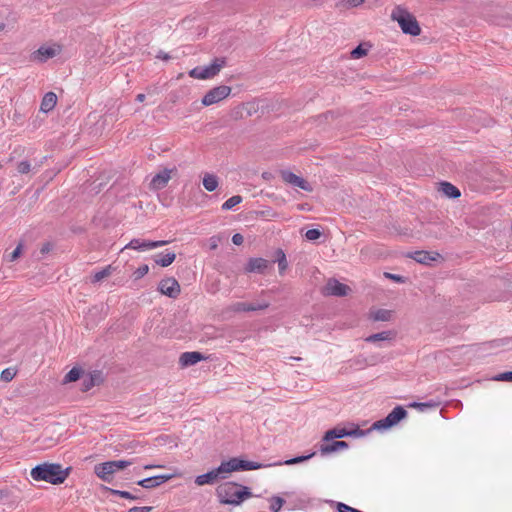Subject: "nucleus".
<instances>
[{"instance_id":"obj_36","label":"nucleus","mask_w":512,"mask_h":512,"mask_svg":"<svg viewBox=\"0 0 512 512\" xmlns=\"http://www.w3.org/2000/svg\"><path fill=\"white\" fill-rule=\"evenodd\" d=\"M111 266H107L106 268L96 272L94 275H93V278H92V282H99L101 281L102 279L108 277L110 274H111Z\"/></svg>"},{"instance_id":"obj_8","label":"nucleus","mask_w":512,"mask_h":512,"mask_svg":"<svg viewBox=\"0 0 512 512\" xmlns=\"http://www.w3.org/2000/svg\"><path fill=\"white\" fill-rule=\"evenodd\" d=\"M232 89L227 85H220L210 89L202 98V104L204 106H210L227 98Z\"/></svg>"},{"instance_id":"obj_5","label":"nucleus","mask_w":512,"mask_h":512,"mask_svg":"<svg viewBox=\"0 0 512 512\" xmlns=\"http://www.w3.org/2000/svg\"><path fill=\"white\" fill-rule=\"evenodd\" d=\"M264 114L263 109H260L259 103L255 101L246 102L235 107L231 113V119L247 120L251 117L260 118Z\"/></svg>"},{"instance_id":"obj_46","label":"nucleus","mask_w":512,"mask_h":512,"mask_svg":"<svg viewBox=\"0 0 512 512\" xmlns=\"http://www.w3.org/2000/svg\"><path fill=\"white\" fill-rule=\"evenodd\" d=\"M320 236L321 232L318 229H309L305 233V237L311 241L317 240L318 238H320Z\"/></svg>"},{"instance_id":"obj_30","label":"nucleus","mask_w":512,"mask_h":512,"mask_svg":"<svg viewBox=\"0 0 512 512\" xmlns=\"http://www.w3.org/2000/svg\"><path fill=\"white\" fill-rule=\"evenodd\" d=\"M55 54L56 52L53 48L42 46L35 52V58L41 62H44L47 59L54 57Z\"/></svg>"},{"instance_id":"obj_52","label":"nucleus","mask_w":512,"mask_h":512,"mask_svg":"<svg viewBox=\"0 0 512 512\" xmlns=\"http://www.w3.org/2000/svg\"><path fill=\"white\" fill-rule=\"evenodd\" d=\"M348 433H350L349 436L360 437L365 434V431L361 430L360 428H356L354 430H348Z\"/></svg>"},{"instance_id":"obj_50","label":"nucleus","mask_w":512,"mask_h":512,"mask_svg":"<svg viewBox=\"0 0 512 512\" xmlns=\"http://www.w3.org/2000/svg\"><path fill=\"white\" fill-rule=\"evenodd\" d=\"M152 507L143 506V507H132L127 512H150Z\"/></svg>"},{"instance_id":"obj_48","label":"nucleus","mask_w":512,"mask_h":512,"mask_svg":"<svg viewBox=\"0 0 512 512\" xmlns=\"http://www.w3.org/2000/svg\"><path fill=\"white\" fill-rule=\"evenodd\" d=\"M149 271V267L148 265H142L140 266L135 272H134V277L135 279H140L142 278L143 276H145Z\"/></svg>"},{"instance_id":"obj_51","label":"nucleus","mask_w":512,"mask_h":512,"mask_svg":"<svg viewBox=\"0 0 512 512\" xmlns=\"http://www.w3.org/2000/svg\"><path fill=\"white\" fill-rule=\"evenodd\" d=\"M243 241H244V238H243V236H242L241 234H239V233H236V234H234V235L232 236V242H233V244H235V245H241V244L243 243Z\"/></svg>"},{"instance_id":"obj_3","label":"nucleus","mask_w":512,"mask_h":512,"mask_svg":"<svg viewBox=\"0 0 512 512\" xmlns=\"http://www.w3.org/2000/svg\"><path fill=\"white\" fill-rule=\"evenodd\" d=\"M391 18L397 21L402 32L411 36H418L421 33V28L417 19L401 6H397L391 13Z\"/></svg>"},{"instance_id":"obj_13","label":"nucleus","mask_w":512,"mask_h":512,"mask_svg":"<svg viewBox=\"0 0 512 512\" xmlns=\"http://www.w3.org/2000/svg\"><path fill=\"white\" fill-rule=\"evenodd\" d=\"M167 241H145L140 239H132L123 249L147 250L166 245Z\"/></svg>"},{"instance_id":"obj_9","label":"nucleus","mask_w":512,"mask_h":512,"mask_svg":"<svg viewBox=\"0 0 512 512\" xmlns=\"http://www.w3.org/2000/svg\"><path fill=\"white\" fill-rule=\"evenodd\" d=\"M351 291L350 287L340 283L335 278H330L326 285L322 288L321 292L324 296H346Z\"/></svg>"},{"instance_id":"obj_27","label":"nucleus","mask_w":512,"mask_h":512,"mask_svg":"<svg viewBox=\"0 0 512 512\" xmlns=\"http://www.w3.org/2000/svg\"><path fill=\"white\" fill-rule=\"evenodd\" d=\"M440 190L448 198H458L461 195L459 189L449 182H442Z\"/></svg>"},{"instance_id":"obj_21","label":"nucleus","mask_w":512,"mask_h":512,"mask_svg":"<svg viewBox=\"0 0 512 512\" xmlns=\"http://www.w3.org/2000/svg\"><path fill=\"white\" fill-rule=\"evenodd\" d=\"M57 104V95L54 92H47L41 101L40 111L48 113L54 109Z\"/></svg>"},{"instance_id":"obj_33","label":"nucleus","mask_w":512,"mask_h":512,"mask_svg":"<svg viewBox=\"0 0 512 512\" xmlns=\"http://www.w3.org/2000/svg\"><path fill=\"white\" fill-rule=\"evenodd\" d=\"M277 262H278L279 272H280V274H283L284 271L288 267V262H287L285 253L281 249H279L277 251Z\"/></svg>"},{"instance_id":"obj_35","label":"nucleus","mask_w":512,"mask_h":512,"mask_svg":"<svg viewBox=\"0 0 512 512\" xmlns=\"http://www.w3.org/2000/svg\"><path fill=\"white\" fill-rule=\"evenodd\" d=\"M270 503V510L272 512H279L283 504L285 503V500L279 496H273L270 499Z\"/></svg>"},{"instance_id":"obj_37","label":"nucleus","mask_w":512,"mask_h":512,"mask_svg":"<svg viewBox=\"0 0 512 512\" xmlns=\"http://www.w3.org/2000/svg\"><path fill=\"white\" fill-rule=\"evenodd\" d=\"M16 169L20 174H28L31 171V163L27 160L21 161L17 164Z\"/></svg>"},{"instance_id":"obj_4","label":"nucleus","mask_w":512,"mask_h":512,"mask_svg":"<svg viewBox=\"0 0 512 512\" xmlns=\"http://www.w3.org/2000/svg\"><path fill=\"white\" fill-rule=\"evenodd\" d=\"M226 65L224 57L215 58L208 66H197L189 71V76L195 79H211L218 75L220 70Z\"/></svg>"},{"instance_id":"obj_18","label":"nucleus","mask_w":512,"mask_h":512,"mask_svg":"<svg viewBox=\"0 0 512 512\" xmlns=\"http://www.w3.org/2000/svg\"><path fill=\"white\" fill-rule=\"evenodd\" d=\"M205 359H206V357L200 352H197V351L184 352L181 354V356L179 358V363L182 367H188V366L195 365L196 363H198L202 360H205Z\"/></svg>"},{"instance_id":"obj_7","label":"nucleus","mask_w":512,"mask_h":512,"mask_svg":"<svg viewBox=\"0 0 512 512\" xmlns=\"http://www.w3.org/2000/svg\"><path fill=\"white\" fill-rule=\"evenodd\" d=\"M407 416V411L402 406H396L385 418L373 423L372 428L386 430L396 425Z\"/></svg>"},{"instance_id":"obj_23","label":"nucleus","mask_w":512,"mask_h":512,"mask_svg":"<svg viewBox=\"0 0 512 512\" xmlns=\"http://www.w3.org/2000/svg\"><path fill=\"white\" fill-rule=\"evenodd\" d=\"M348 430L345 428H333L328 430L322 438V442H330L333 439H339L349 436Z\"/></svg>"},{"instance_id":"obj_31","label":"nucleus","mask_w":512,"mask_h":512,"mask_svg":"<svg viewBox=\"0 0 512 512\" xmlns=\"http://www.w3.org/2000/svg\"><path fill=\"white\" fill-rule=\"evenodd\" d=\"M371 47L369 43H361L351 51V57L353 59H359L367 55L368 48Z\"/></svg>"},{"instance_id":"obj_32","label":"nucleus","mask_w":512,"mask_h":512,"mask_svg":"<svg viewBox=\"0 0 512 512\" xmlns=\"http://www.w3.org/2000/svg\"><path fill=\"white\" fill-rule=\"evenodd\" d=\"M83 370L79 367H73L64 377L63 383L75 382L81 378Z\"/></svg>"},{"instance_id":"obj_58","label":"nucleus","mask_w":512,"mask_h":512,"mask_svg":"<svg viewBox=\"0 0 512 512\" xmlns=\"http://www.w3.org/2000/svg\"><path fill=\"white\" fill-rule=\"evenodd\" d=\"M49 251H50V245L48 243L43 245V247L41 248L42 253H47Z\"/></svg>"},{"instance_id":"obj_11","label":"nucleus","mask_w":512,"mask_h":512,"mask_svg":"<svg viewBox=\"0 0 512 512\" xmlns=\"http://www.w3.org/2000/svg\"><path fill=\"white\" fill-rule=\"evenodd\" d=\"M158 290L170 298H177L181 292L180 284L174 277H167L159 282Z\"/></svg>"},{"instance_id":"obj_29","label":"nucleus","mask_w":512,"mask_h":512,"mask_svg":"<svg viewBox=\"0 0 512 512\" xmlns=\"http://www.w3.org/2000/svg\"><path fill=\"white\" fill-rule=\"evenodd\" d=\"M336 116V113L333 112V111H329L327 113H324V114H321V115H318L315 119H314V123L315 125L317 126H322V125H333L334 124V118Z\"/></svg>"},{"instance_id":"obj_28","label":"nucleus","mask_w":512,"mask_h":512,"mask_svg":"<svg viewBox=\"0 0 512 512\" xmlns=\"http://www.w3.org/2000/svg\"><path fill=\"white\" fill-rule=\"evenodd\" d=\"M395 337V332L393 331H383L380 333L372 334L368 336L365 341L370 343H375L378 341H387L392 340Z\"/></svg>"},{"instance_id":"obj_41","label":"nucleus","mask_w":512,"mask_h":512,"mask_svg":"<svg viewBox=\"0 0 512 512\" xmlns=\"http://www.w3.org/2000/svg\"><path fill=\"white\" fill-rule=\"evenodd\" d=\"M365 0H341L339 3H338V6H343L345 8H353V7H357L361 4L364 3Z\"/></svg>"},{"instance_id":"obj_45","label":"nucleus","mask_w":512,"mask_h":512,"mask_svg":"<svg viewBox=\"0 0 512 512\" xmlns=\"http://www.w3.org/2000/svg\"><path fill=\"white\" fill-rule=\"evenodd\" d=\"M95 385L93 383V380H91V378L87 375L85 377H83L82 379V383H81V391L83 392H87L89 391L91 388H93Z\"/></svg>"},{"instance_id":"obj_10","label":"nucleus","mask_w":512,"mask_h":512,"mask_svg":"<svg viewBox=\"0 0 512 512\" xmlns=\"http://www.w3.org/2000/svg\"><path fill=\"white\" fill-rule=\"evenodd\" d=\"M177 173L176 167L168 169L164 168L159 173L155 174L149 184L150 189L152 190H161L165 188L169 182V180L172 178L173 174Z\"/></svg>"},{"instance_id":"obj_15","label":"nucleus","mask_w":512,"mask_h":512,"mask_svg":"<svg viewBox=\"0 0 512 512\" xmlns=\"http://www.w3.org/2000/svg\"><path fill=\"white\" fill-rule=\"evenodd\" d=\"M269 307L268 302L262 303H245V302H236L230 306V310L233 312H253L258 310H265Z\"/></svg>"},{"instance_id":"obj_22","label":"nucleus","mask_w":512,"mask_h":512,"mask_svg":"<svg viewBox=\"0 0 512 512\" xmlns=\"http://www.w3.org/2000/svg\"><path fill=\"white\" fill-rule=\"evenodd\" d=\"M222 476H225L227 473L241 470V460L237 458H232L229 461L222 462L219 466Z\"/></svg>"},{"instance_id":"obj_25","label":"nucleus","mask_w":512,"mask_h":512,"mask_svg":"<svg viewBox=\"0 0 512 512\" xmlns=\"http://www.w3.org/2000/svg\"><path fill=\"white\" fill-rule=\"evenodd\" d=\"M369 318L373 321H390L392 318V311L387 309L371 310L369 313Z\"/></svg>"},{"instance_id":"obj_54","label":"nucleus","mask_w":512,"mask_h":512,"mask_svg":"<svg viewBox=\"0 0 512 512\" xmlns=\"http://www.w3.org/2000/svg\"><path fill=\"white\" fill-rule=\"evenodd\" d=\"M385 276L387 278H390L396 282H403V277L400 276V275H395V274H391V273H385Z\"/></svg>"},{"instance_id":"obj_19","label":"nucleus","mask_w":512,"mask_h":512,"mask_svg":"<svg viewBox=\"0 0 512 512\" xmlns=\"http://www.w3.org/2000/svg\"><path fill=\"white\" fill-rule=\"evenodd\" d=\"M348 447L349 445L345 441H334L332 443L323 442L319 447V451L322 456H325L340 450L347 449Z\"/></svg>"},{"instance_id":"obj_14","label":"nucleus","mask_w":512,"mask_h":512,"mask_svg":"<svg viewBox=\"0 0 512 512\" xmlns=\"http://www.w3.org/2000/svg\"><path fill=\"white\" fill-rule=\"evenodd\" d=\"M269 267V261L264 258H250L246 264L245 271L248 273L264 274Z\"/></svg>"},{"instance_id":"obj_60","label":"nucleus","mask_w":512,"mask_h":512,"mask_svg":"<svg viewBox=\"0 0 512 512\" xmlns=\"http://www.w3.org/2000/svg\"><path fill=\"white\" fill-rule=\"evenodd\" d=\"M5 25L3 23H0V31L3 30Z\"/></svg>"},{"instance_id":"obj_47","label":"nucleus","mask_w":512,"mask_h":512,"mask_svg":"<svg viewBox=\"0 0 512 512\" xmlns=\"http://www.w3.org/2000/svg\"><path fill=\"white\" fill-rule=\"evenodd\" d=\"M22 253V244H18L17 247L14 249L12 253L8 255V261L13 262L15 261L20 254Z\"/></svg>"},{"instance_id":"obj_24","label":"nucleus","mask_w":512,"mask_h":512,"mask_svg":"<svg viewBox=\"0 0 512 512\" xmlns=\"http://www.w3.org/2000/svg\"><path fill=\"white\" fill-rule=\"evenodd\" d=\"M175 258L176 254L174 252L158 253L154 256V261L161 267H167L174 262Z\"/></svg>"},{"instance_id":"obj_59","label":"nucleus","mask_w":512,"mask_h":512,"mask_svg":"<svg viewBox=\"0 0 512 512\" xmlns=\"http://www.w3.org/2000/svg\"><path fill=\"white\" fill-rule=\"evenodd\" d=\"M136 100L138 102H143L145 100V95L142 94V93L138 94L137 97H136Z\"/></svg>"},{"instance_id":"obj_43","label":"nucleus","mask_w":512,"mask_h":512,"mask_svg":"<svg viewBox=\"0 0 512 512\" xmlns=\"http://www.w3.org/2000/svg\"><path fill=\"white\" fill-rule=\"evenodd\" d=\"M88 376L93 380L94 385H100L104 378L101 371L95 370L88 374Z\"/></svg>"},{"instance_id":"obj_6","label":"nucleus","mask_w":512,"mask_h":512,"mask_svg":"<svg viewBox=\"0 0 512 512\" xmlns=\"http://www.w3.org/2000/svg\"><path fill=\"white\" fill-rule=\"evenodd\" d=\"M132 464L131 461L117 460L107 461L95 466V474L103 481L109 482L111 476L118 470L124 469Z\"/></svg>"},{"instance_id":"obj_16","label":"nucleus","mask_w":512,"mask_h":512,"mask_svg":"<svg viewBox=\"0 0 512 512\" xmlns=\"http://www.w3.org/2000/svg\"><path fill=\"white\" fill-rule=\"evenodd\" d=\"M226 476H222L219 467L212 469L211 471L199 475L195 479V483L198 486H203L206 484H214L218 479L225 478Z\"/></svg>"},{"instance_id":"obj_20","label":"nucleus","mask_w":512,"mask_h":512,"mask_svg":"<svg viewBox=\"0 0 512 512\" xmlns=\"http://www.w3.org/2000/svg\"><path fill=\"white\" fill-rule=\"evenodd\" d=\"M409 257L414 259L416 262H418L420 264L428 265L432 261H436L441 256H440L439 253H433L432 254V253L427 252V251H415L413 253H410Z\"/></svg>"},{"instance_id":"obj_1","label":"nucleus","mask_w":512,"mask_h":512,"mask_svg":"<svg viewBox=\"0 0 512 512\" xmlns=\"http://www.w3.org/2000/svg\"><path fill=\"white\" fill-rule=\"evenodd\" d=\"M71 467L63 469L58 463H43L34 467L30 475L35 481H45L54 485L63 483L69 476Z\"/></svg>"},{"instance_id":"obj_53","label":"nucleus","mask_w":512,"mask_h":512,"mask_svg":"<svg viewBox=\"0 0 512 512\" xmlns=\"http://www.w3.org/2000/svg\"><path fill=\"white\" fill-rule=\"evenodd\" d=\"M209 243H210V249L211 250H215L218 247L219 238H217L215 236L211 237L210 240H209Z\"/></svg>"},{"instance_id":"obj_17","label":"nucleus","mask_w":512,"mask_h":512,"mask_svg":"<svg viewBox=\"0 0 512 512\" xmlns=\"http://www.w3.org/2000/svg\"><path fill=\"white\" fill-rule=\"evenodd\" d=\"M171 478L172 475H157L142 479L138 481L137 484L145 489H152L160 486Z\"/></svg>"},{"instance_id":"obj_55","label":"nucleus","mask_w":512,"mask_h":512,"mask_svg":"<svg viewBox=\"0 0 512 512\" xmlns=\"http://www.w3.org/2000/svg\"><path fill=\"white\" fill-rule=\"evenodd\" d=\"M156 57H157V58H159V59H162V60H168V59H170V58H171L169 54H167V53H165V52H163V51H160V52L157 54V56H156Z\"/></svg>"},{"instance_id":"obj_40","label":"nucleus","mask_w":512,"mask_h":512,"mask_svg":"<svg viewBox=\"0 0 512 512\" xmlns=\"http://www.w3.org/2000/svg\"><path fill=\"white\" fill-rule=\"evenodd\" d=\"M16 375V371L13 368H6L1 372V380L5 382L11 381Z\"/></svg>"},{"instance_id":"obj_39","label":"nucleus","mask_w":512,"mask_h":512,"mask_svg":"<svg viewBox=\"0 0 512 512\" xmlns=\"http://www.w3.org/2000/svg\"><path fill=\"white\" fill-rule=\"evenodd\" d=\"M111 493L130 500H138L141 498L139 495L132 494L128 491L111 490Z\"/></svg>"},{"instance_id":"obj_57","label":"nucleus","mask_w":512,"mask_h":512,"mask_svg":"<svg viewBox=\"0 0 512 512\" xmlns=\"http://www.w3.org/2000/svg\"><path fill=\"white\" fill-rule=\"evenodd\" d=\"M272 177V174L270 172H263L262 173V178L265 179V180H270Z\"/></svg>"},{"instance_id":"obj_12","label":"nucleus","mask_w":512,"mask_h":512,"mask_svg":"<svg viewBox=\"0 0 512 512\" xmlns=\"http://www.w3.org/2000/svg\"><path fill=\"white\" fill-rule=\"evenodd\" d=\"M280 174H281L283 181H285L286 183H288L292 186L298 187V188H300L304 191H308V192H311L313 190L312 186L304 178L297 176L296 174H294L291 171L282 170L280 172Z\"/></svg>"},{"instance_id":"obj_44","label":"nucleus","mask_w":512,"mask_h":512,"mask_svg":"<svg viewBox=\"0 0 512 512\" xmlns=\"http://www.w3.org/2000/svg\"><path fill=\"white\" fill-rule=\"evenodd\" d=\"M259 468H261L259 463L241 460V470H255Z\"/></svg>"},{"instance_id":"obj_56","label":"nucleus","mask_w":512,"mask_h":512,"mask_svg":"<svg viewBox=\"0 0 512 512\" xmlns=\"http://www.w3.org/2000/svg\"><path fill=\"white\" fill-rule=\"evenodd\" d=\"M164 466L162 465H152V464H148V465H145L144 466V469L148 470V469H153V468H163Z\"/></svg>"},{"instance_id":"obj_38","label":"nucleus","mask_w":512,"mask_h":512,"mask_svg":"<svg viewBox=\"0 0 512 512\" xmlns=\"http://www.w3.org/2000/svg\"><path fill=\"white\" fill-rule=\"evenodd\" d=\"M315 455V452L309 454V455H305V456H298V457H295V458H291L289 460H286L284 462V464L286 465H293V464H298V463H301V462H304L310 458H312L313 456Z\"/></svg>"},{"instance_id":"obj_2","label":"nucleus","mask_w":512,"mask_h":512,"mask_svg":"<svg viewBox=\"0 0 512 512\" xmlns=\"http://www.w3.org/2000/svg\"><path fill=\"white\" fill-rule=\"evenodd\" d=\"M216 494L220 503L232 505H239L252 495L247 487L234 482L220 484L216 489Z\"/></svg>"},{"instance_id":"obj_26","label":"nucleus","mask_w":512,"mask_h":512,"mask_svg":"<svg viewBox=\"0 0 512 512\" xmlns=\"http://www.w3.org/2000/svg\"><path fill=\"white\" fill-rule=\"evenodd\" d=\"M202 182L204 188L209 192L215 191L219 185L218 177L212 173H205Z\"/></svg>"},{"instance_id":"obj_42","label":"nucleus","mask_w":512,"mask_h":512,"mask_svg":"<svg viewBox=\"0 0 512 512\" xmlns=\"http://www.w3.org/2000/svg\"><path fill=\"white\" fill-rule=\"evenodd\" d=\"M436 406H437V403H435V402H425V403L414 402L409 405V407L418 408L420 411H424L427 408H434Z\"/></svg>"},{"instance_id":"obj_34","label":"nucleus","mask_w":512,"mask_h":512,"mask_svg":"<svg viewBox=\"0 0 512 512\" xmlns=\"http://www.w3.org/2000/svg\"><path fill=\"white\" fill-rule=\"evenodd\" d=\"M242 202V197L240 195H235V196H232L230 197L228 200H226L223 204H222V209L223 210H230L232 209L234 206L240 204Z\"/></svg>"},{"instance_id":"obj_49","label":"nucleus","mask_w":512,"mask_h":512,"mask_svg":"<svg viewBox=\"0 0 512 512\" xmlns=\"http://www.w3.org/2000/svg\"><path fill=\"white\" fill-rule=\"evenodd\" d=\"M494 380L496 381H511L512 382V371L504 372L497 375Z\"/></svg>"}]
</instances>
